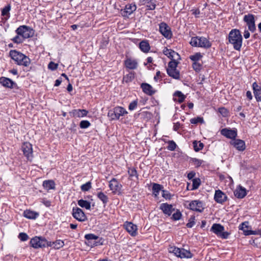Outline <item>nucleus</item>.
<instances>
[{
    "instance_id": "1",
    "label": "nucleus",
    "mask_w": 261,
    "mask_h": 261,
    "mask_svg": "<svg viewBox=\"0 0 261 261\" xmlns=\"http://www.w3.org/2000/svg\"><path fill=\"white\" fill-rule=\"evenodd\" d=\"M229 42L237 50H240L242 45V36L237 29L232 30L229 34Z\"/></svg>"
},
{
    "instance_id": "2",
    "label": "nucleus",
    "mask_w": 261,
    "mask_h": 261,
    "mask_svg": "<svg viewBox=\"0 0 261 261\" xmlns=\"http://www.w3.org/2000/svg\"><path fill=\"white\" fill-rule=\"evenodd\" d=\"M10 56L19 65L28 67L31 63V60L28 57L16 50H11L10 51Z\"/></svg>"
},
{
    "instance_id": "3",
    "label": "nucleus",
    "mask_w": 261,
    "mask_h": 261,
    "mask_svg": "<svg viewBox=\"0 0 261 261\" xmlns=\"http://www.w3.org/2000/svg\"><path fill=\"white\" fill-rule=\"evenodd\" d=\"M190 43L193 46L204 48H208L212 45L211 43L206 38L199 36L192 37Z\"/></svg>"
},
{
    "instance_id": "4",
    "label": "nucleus",
    "mask_w": 261,
    "mask_h": 261,
    "mask_svg": "<svg viewBox=\"0 0 261 261\" xmlns=\"http://www.w3.org/2000/svg\"><path fill=\"white\" fill-rule=\"evenodd\" d=\"M170 253H173L177 257L181 258H190L192 257V254L190 251L185 249H180L174 246H170L168 248Z\"/></svg>"
},
{
    "instance_id": "5",
    "label": "nucleus",
    "mask_w": 261,
    "mask_h": 261,
    "mask_svg": "<svg viewBox=\"0 0 261 261\" xmlns=\"http://www.w3.org/2000/svg\"><path fill=\"white\" fill-rule=\"evenodd\" d=\"M127 114V111L123 107L117 106L110 110L108 116L111 120L119 119L121 116Z\"/></svg>"
},
{
    "instance_id": "6",
    "label": "nucleus",
    "mask_w": 261,
    "mask_h": 261,
    "mask_svg": "<svg viewBox=\"0 0 261 261\" xmlns=\"http://www.w3.org/2000/svg\"><path fill=\"white\" fill-rule=\"evenodd\" d=\"M178 62L175 61H171L168 64V67L167 69L168 75L175 79H179L180 73L176 67Z\"/></svg>"
},
{
    "instance_id": "7",
    "label": "nucleus",
    "mask_w": 261,
    "mask_h": 261,
    "mask_svg": "<svg viewBox=\"0 0 261 261\" xmlns=\"http://www.w3.org/2000/svg\"><path fill=\"white\" fill-rule=\"evenodd\" d=\"M17 35L21 36L24 39L31 37L34 35L33 29L26 25H21L16 30Z\"/></svg>"
},
{
    "instance_id": "8",
    "label": "nucleus",
    "mask_w": 261,
    "mask_h": 261,
    "mask_svg": "<svg viewBox=\"0 0 261 261\" xmlns=\"http://www.w3.org/2000/svg\"><path fill=\"white\" fill-rule=\"evenodd\" d=\"M211 231L222 239H227L229 233L224 231V227L220 224H214L211 229Z\"/></svg>"
},
{
    "instance_id": "9",
    "label": "nucleus",
    "mask_w": 261,
    "mask_h": 261,
    "mask_svg": "<svg viewBox=\"0 0 261 261\" xmlns=\"http://www.w3.org/2000/svg\"><path fill=\"white\" fill-rule=\"evenodd\" d=\"M30 244L33 248L37 249L47 247L48 241L44 238L36 237L31 239Z\"/></svg>"
},
{
    "instance_id": "10",
    "label": "nucleus",
    "mask_w": 261,
    "mask_h": 261,
    "mask_svg": "<svg viewBox=\"0 0 261 261\" xmlns=\"http://www.w3.org/2000/svg\"><path fill=\"white\" fill-rule=\"evenodd\" d=\"M73 217L79 222H84L87 218L84 212L79 207H73L72 211Z\"/></svg>"
},
{
    "instance_id": "11",
    "label": "nucleus",
    "mask_w": 261,
    "mask_h": 261,
    "mask_svg": "<svg viewBox=\"0 0 261 261\" xmlns=\"http://www.w3.org/2000/svg\"><path fill=\"white\" fill-rule=\"evenodd\" d=\"M243 20L246 23L249 30L254 32L256 30L254 15L251 14L245 15L244 16Z\"/></svg>"
},
{
    "instance_id": "12",
    "label": "nucleus",
    "mask_w": 261,
    "mask_h": 261,
    "mask_svg": "<svg viewBox=\"0 0 261 261\" xmlns=\"http://www.w3.org/2000/svg\"><path fill=\"white\" fill-rule=\"evenodd\" d=\"M24 155L28 160L31 161L33 159L32 145L29 142H24L21 147Z\"/></svg>"
},
{
    "instance_id": "13",
    "label": "nucleus",
    "mask_w": 261,
    "mask_h": 261,
    "mask_svg": "<svg viewBox=\"0 0 261 261\" xmlns=\"http://www.w3.org/2000/svg\"><path fill=\"white\" fill-rule=\"evenodd\" d=\"M124 228L132 237L136 236L138 234L137 226L130 222H125L123 224Z\"/></svg>"
},
{
    "instance_id": "14",
    "label": "nucleus",
    "mask_w": 261,
    "mask_h": 261,
    "mask_svg": "<svg viewBox=\"0 0 261 261\" xmlns=\"http://www.w3.org/2000/svg\"><path fill=\"white\" fill-rule=\"evenodd\" d=\"M85 238L87 240L86 244L88 245L97 246L98 245H102V243H99L96 241L98 239V237L92 233L87 234L85 236Z\"/></svg>"
},
{
    "instance_id": "15",
    "label": "nucleus",
    "mask_w": 261,
    "mask_h": 261,
    "mask_svg": "<svg viewBox=\"0 0 261 261\" xmlns=\"http://www.w3.org/2000/svg\"><path fill=\"white\" fill-rule=\"evenodd\" d=\"M160 32L166 38L169 39L172 36V33L169 27L165 23L162 22L160 24Z\"/></svg>"
},
{
    "instance_id": "16",
    "label": "nucleus",
    "mask_w": 261,
    "mask_h": 261,
    "mask_svg": "<svg viewBox=\"0 0 261 261\" xmlns=\"http://www.w3.org/2000/svg\"><path fill=\"white\" fill-rule=\"evenodd\" d=\"M163 53L165 55L171 59V61H177L180 59V56L175 51L165 48L163 50Z\"/></svg>"
},
{
    "instance_id": "17",
    "label": "nucleus",
    "mask_w": 261,
    "mask_h": 261,
    "mask_svg": "<svg viewBox=\"0 0 261 261\" xmlns=\"http://www.w3.org/2000/svg\"><path fill=\"white\" fill-rule=\"evenodd\" d=\"M109 187L114 193L120 192L121 185L115 178H113L109 182Z\"/></svg>"
},
{
    "instance_id": "18",
    "label": "nucleus",
    "mask_w": 261,
    "mask_h": 261,
    "mask_svg": "<svg viewBox=\"0 0 261 261\" xmlns=\"http://www.w3.org/2000/svg\"><path fill=\"white\" fill-rule=\"evenodd\" d=\"M221 133L224 136L231 139H234L237 136V131L236 129L224 128L221 130Z\"/></svg>"
},
{
    "instance_id": "19",
    "label": "nucleus",
    "mask_w": 261,
    "mask_h": 261,
    "mask_svg": "<svg viewBox=\"0 0 261 261\" xmlns=\"http://www.w3.org/2000/svg\"><path fill=\"white\" fill-rule=\"evenodd\" d=\"M230 144L239 151H243L246 148L245 142L240 139H233L230 142Z\"/></svg>"
},
{
    "instance_id": "20",
    "label": "nucleus",
    "mask_w": 261,
    "mask_h": 261,
    "mask_svg": "<svg viewBox=\"0 0 261 261\" xmlns=\"http://www.w3.org/2000/svg\"><path fill=\"white\" fill-rule=\"evenodd\" d=\"M189 208L193 211L199 212H201L203 210L202 202L198 200L191 201L189 204Z\"/></svg>"
},
{
    "instance_id": "21",
    "label": "nucleus",
    "mask_w": 261,
    "mask_h": 261,
    "mask_svg": "<svg viewBox=\"0 0 261 261\" xmlns=\"http://www.w3.org/2000/svg\"><path fill=\"white\" fill-rule=\"evenodd\" d=\"M214 199L218 203H222L227 199V196L221 190H216L215 194Z\"/></svg>"
},
{
    "instance_id": "22",
    "label": "nucleus",
    "mask_w": 261,
    "mask_h": 261,
    "mask_svg": "<svg viewBox=\"0 0 261 261\" xmlns=\"http://www.w3.org/2000/svg\"><path fill=\"white\" fill-rule=\"evenodd\" d=\"M252 88L256 100L261 101V85L259 86L256 82H254L252 84Z\"/></svg>"
},
{
    "instance_id": "23",
    "label": "nucleus",
    "mask_w": 261,
    "mask_h": 261,
    "mask_svg": "<svg viewBox=\"0 0 261 261\" xmlns=\"http://www.w3.org/2000/svg\"><path fill=\"white\" fill-rule=\"evenodd\" d=\"M136 6L135 4H127L125 6V9L122 12V15L123 16H127L130 15L136 10Z\"/></svg>"
},
{
    "instance_id": "24",
    "label": "nucleus",
    "mask_w": 261,
    "mask_h": 261,
    "mask_svg": "<svg viewBox=\"0 0 261 261\" xmlns=\"http://www.w3.org/2000/svg\"><path fill=\"white\" fill-rule=\"evenodd\" d=\"M246 194L247 193L245 188L241 186H238L234 191V195L238 198H243Z\"/></svg>"
},
{
    "instance_id": "25",
    "label": "nucleus",
    "mask_w": 261,
    "mask_h": 261,
    "mask_svg": "<svg viewBox=\"0 0 261 261\" xmlns=\"http://www.w3.org/2000/svg\"><path fill=\"white\" fill-rule=\"evenodd\" d=\"M160 209L162 210L163 213L168 216H170L172 212L174 210L171 204L167 203H162L160 205Z\"/></svg>"
},
{
    "instance_id": "26",
    "label": "nucleus",
    "mask_w": 261,
    "mask_h": 261,
    "mask_svg": "<svg viewBox=\"0 0 261 261\" xmlns=\"http://www.w3.org/2000/svg\"><path fill=\"white\" fill-rule=\"evenodd\" d=\"M124 64L127 68L129 69H135L137 68L138 66V63L135 59H132L128 58L124 61Z\"/></svg>"
},
{
    "instance_id": "27",
    "label": "nucleus",
    "mask_w": 261,
    "mask_h": 261,
    "mask_svg": "<svg viewBox=\"0 0 261 261\" xmlns=\"http://www.w3.org/2000/svg\"><path fill=\"white\" fill-rule=\"evenodd\" d=\"M0 83L4 87L10 88H12L13 85L15 84L11 80L5 77L0 78Z\"/></svg>"
},
{
    "instance_id": "28",
    "label": "nucleus",
    "mask_w": 261,
    "mask_h": 261,
    "mask_svg": "<svg viewBox=\"0 0 261 261\" xmlns=\"http://www.w3.org/2000/svg\"><path fill=\"white\" fill-rule=\"evenodd\" d=\"M248 224V223L247 222H245L242 223L241 225L240 226V229L243 231L244 234L246 236H248L256 234L255 231L248 229L249 226Z\"/></svg>"
},
{
    "instance_id": "29",
    "label": "nucleus",
    "mask_w": 261,
    "mask_h": 261,
    "mask_svg": "<svg viewBox=\"0 0 261 261\" xmlns=\"http://www.w3.org/2000/svg\"><path fill=\"white\" fill-rule=\"evenodd\" d=\"M143 91L146 94L151 95L154 93L152 87L149 84L146 83H143L141 86Z\"/></svg>"
},
{
    "instance_id": "30",
    "label": "nucleus",
    "mask_w": 261,
    "mask_h": 261,
    "mask_svg": "<svg viewBox=\"0 0 261 261\" xmlns=\"http://www.w3.org/2000/svg\"><path fill=\"white\" fill-rule=\"evenodd\" d=\"M23 215L24 217L28 219H35L39 216V213L34 211L27 210L24 211Z\"/></svg>"
},
{
    "instance_id": "31",
    "label": "nucleus",
    "mask_w": 261,
    "mask_h": 261,
    "mask_svg": "<svg viewBox=\"0 0 261 261\" xmlns=\"http://www.w3.org/2000/svg\"><path fill=\"white\" fill-rule=\"evenodd\" d=\"M64 245V243L63 241L59 240L55 242H48L47 246H50L56 249H59L62 248Z\"/></svg>"
},
{
    "instance_id": "32",
    "label": "nucleus",
    "mask_w": 261,
    "mask_h": 261,
    "mask_svg": "<svg viewBox=\"0 0 261 261\" xmlns=\"http://www.w3.org/2000/svg\"><path fill=\"white\" fill-rule=\"evenodd\" d=\"M88 112L84 109L81 110H74L72 111V113L73 114V117H83L84 116H87Z\"/></svg>"
},
{
    "instance_id": "33",
    "label": "nucleus",
    "mask_w": 261,
    "mask_h": 261,
    "mask_svg": "<svg viewBox=\"0 0 261 261\" xmlns=\"http://www.w3.org/2000/svg\"><path fill=\"white\" fill-rule=\"evenodd\" d=\"M44 188L47 191L55 189V183L52 180H45L43 182Z\"/></svg>"
},
{
    "instance_id": "34",
    "label": "nucleus",
    "mask_w": 261,
    "mask_h": 261,
    "mask_svg": "<svg viewBox=\"0 0 261 261\" xmlns=\"http://www.w3.org/2000/svg\"><path fill=\"white\" fill-rule=\"evenodd\" d=\"M78 205L86 210H90L91 209V203L90 202L83 199H80L77 201Z\"/></svg>"
},
{
    "instance_id": "35",
    "label": "nucleus",
    "mask_w": 261,
    "mask_h": 261,
    "mask_svg": "<svg viewBox=\"0 0 261 261\" xmlns=\"http://www.w3.org/2000/svg\"><path fill=\"white\" fill-rule=\"evenodd\" d=\"M140 48L142 51L147 53L150 49L149 43L145 41H143L140 43Z\"/></svg>"
},
{
    "instance_id": "36",
    "label": "nucleus",
    "mask_w": 261,
    "mask_h": 261,
    "mask_svg": "<svg viewBox=\"0 0 261 261\" xmlns=\"http://www.w3.org/2000/svg\"><path fill=\"white\" fill-rule=\"evenodd\" d=\"M162 186L158 184H153L152 187L153 193L155 197H157L161 190Z\"/></svg>"
},
{
    "instance_id": "37",
    "label": "nucleus",
    "mask_w": 261,
    "mask_h": 261,
    "mask_svg": "<svg viewBox=\"0 0 261 261\" xmlns=\"http://www.w3.org/2000/svg\"><path fill=\"white\" fill-rule=\"evenodd\" d=\"M203 57L200 53H197L190 57V59L194 62H198Z\"/></svg>"
},
{
    "instance_id": "38",
    "label": "nucleus",
    "mask_w": 261,
    "mask_h": 261,
    "mask_svg": "<svg viewBox=\"0 0 261 261\" xmlns=\"http://www.w3.org/2000/svg\"><path fill=\"white\" fill-rule=\"evenodd\" d=\"M174 96L178 97L176 100L179 103L183 102L185 99V96L181 92L178 91L174 93Z\"/></svg>"
},
{
    "instance_id": "39",
    "label": "nucleus",
    "mask_w": 261,
    "mask_h": 261,
    "mask_svg": "<svg viewBox=\"0 0 261 261\" xmlns=\"http://www.w3.org/2000/svg\"><path fill=\"white\" fill-rule=\"evenodd\" d=\"M193 146L194 149L196 151H199L200 150L202 149V148L203 147V143L199 141H194L193 142Z\"/></svg>"
},
{
    "instance_id": "40",
    "label": "nucleus",
    "mask_w": 261,
    "mask_h": 261,
    "mask_svg": "<svg viewBox=\"0 0 261 261\" xmlns=\"http://www.w3.org/2000/svg\"><path fill=\"white\" fill-rule=\"evenodd\" d=\"M98 197L103 202V203H106L108 202V198L107 195H106L102 192H99L97 194Z\"/></svg>"
},
{
    "instance_id": "41",
    "label": "nucleus",
    "mask_w": 261,
    "mask_h": 261,
    "mask_svg": "<svg viewBox=\"0 0 261 261\" xmlns=\"http://www.w3.org/2000/svg\"><path fill=\"white\" fill-rule=\"evenodd\" d=\"M147 7L149 10H154L156 6L155 0H150L147 4Z\"/></svg>"
},
{
    "instance_id": "42",
    "label": "nucleus",
    "mask_w": 261,
    "mask_h": 261,
    "mask_svg": "<svg viewBox=\"0 0 261 261\" xmlns=\"http://www.w3.org/2000/svg\"><path fill=\"white\" fill-rule=\"evenodd\" d=\"M128 173L131 179H133V177H138L137 171L134 168H129L128 170Z\"/></svg>"
},
{
    "instance_id": "43",
    "label": "nucleus",
    "mask_w": 261,
    "mask_h": 261,
    "mask_svg": "<svg viewBox=\"0 0 261 261\" xmlns=\"http://www.w3.org/2000/svg\"><path fill=\"white\" fill-rule=\"evenodd\" d=\"M190 122L192 124H197L198 123H203L204 120L203 118L200 117H197L196 118L191 119L190 120Z\"/></svg>"
},
{
    "instance_id": "44",
    "label": "nucleus",
    "mask_w": 261,
    "mask_h": 261,
    "mask_svg": "<svg viewBox=\"0 0 261 261\" xmlns=\"http://www.w3.org/2000/svg\"><path fill=\"white\" fill-rule=\"evenodd\" d=\"M192 163L193 164V165L196 166V167H198L200 166L202 163H203V161L202 160L196 159V158H193L191 160Z\"/></svg>"
},
{
    "instance_id": "45",
    "label": "nucleus",
    "mask_w": 261,
    "mask_h": 261,
    "mask_svg": "<svg viewBox=\"0 0 261 261\" xmlns=\"http://www.w3.org/2000/svg\"><path fill=\"white\" fill-rule=\"evenodd\" d=\"M168 145L167 146V149L169 150H174L176 147V144L173 141H170L168 143Z\"/></svg>"
},
{
    "instance_id": "46",
    "label": "nucleus",
    "mask_w": 261,
    "mask_h": 261,
    "mask_svg": "<svg viewBox=\"0 0 261 261\" xmlns=\"http://www.w3.org/2000/svg\"><path fill=\"white\" fill-rule=\"evenodd\" d=\"M90 123L87 120H82L81 121L80 126L82 128H88L90 125Z\"/></svg>"
},
{
    "instance_id": "47",
    "label": "nucleus",
    "mask_w": 261,
    "mask_h": 261,
    "mask_svg": "<svg viewBox=\"0 0 261 261\" xmlns=\"http://www.w3.org/2000/svg\"><path fill=\"white\" fill-rule=\"evenodd\" d=\"M91 188V182H87L86 184L82 185L81 190L83 191H87Z\"/></svg>"
},
{
    "instance_id": "48",
    "label": "nucleus",
    "mask_w": 261,
    "mask_h": 261,
    "mask_svg": "<svg viewBox=\"0 0 261 261\" xmlns=\"http://www.w3.org/2000/svg\"><path fill=\"white\" fill-rule=\"evenodd\" d=\"M138 105V101L137 100H134L132 102H130L128 106V109L130 111H133L135 110Z\"/></svg>"
},
{
    "instance_id": "49",
    "label": "nucleus",
    "mask_w": 261,
    "mask_h": 261,
    "mask_svg": "<svg viewBox=\"0 0 261 261\" xmlns=\"http://www.w3.org/2000/svg\"><path fill=\"white\" fill-rule=\"evenodd\" d=\"M24 40V39L20 35H17L13 39V42L17 43H22Z\"/></svg>"
},
{
    "instance_id": "50",
    "label": "nucleus",
    "mask_w": 261,
    "mask_h": 261,
    "mask_svg": "<svg viewBox=\"0 0 261 261\" xmlns=\"http://www.w3.org/2000/svg\"><path fill=\"white\" fill-rule=\"evenodd\" d=\"M193 67L196 71H199L201 69V64L198 62H193Z\"/></svg>"
},
{
    "instance_id": "51",
    "label": "nucleus",
    "mask_w": 261,
    "mask_h": 261,
    "mask_svg": "<svg viewBox=\"0 0 261 261\" xmlns=\"http://www.w3.org/2000/svg\"><path fill=\"white\" fill-rule=\"evenodd\" d=\"M10 10V6L9 5L4 7L2 11V15L3 16L7 15Z\"/></svg>"
},
{
    "instance_id": "52",
    "label": "nucleus",
    "mask_w": 261,
    "mask_h": 261,
    "mask_svg": "<svg viewBox=\"0 0 261 261\" xmlns=\"http://www.w3.org/2000/svg\"><path fill=\"white\" fill-rule=\"evenodd\" d=\"M219 112L224 117L227 116L228 113L227 110L223 107L219 109Z\"/></svg>"
},
{
    "instance_id": "53",
    "label": "nucleus",
    "mask_w": 261,
    "mask_h": 261,
    "mask_svg": "<svg viewBox=\"0 0 261 261\" xmlns=\"http://www.w3.org/2000/svg\"><path fill=\"white\" fill-rule=\"evenodd\" d=\"M181 216V214L180 212L179 211H177L173 214L172 218L174 220H178L180 219Z\"/></svg>"
},
{
    "instance_id": "54",
    "label": "nucleus",
    "mask_w": 261,
    "mask_h": 261,
    "mask_svg": "<svg viewBox=\"0 0 261 261\" xmlns=\"http://www.w3.org/2000/svg\"><path fill=\"white\" fill-rule=\"evenodd\" d=\"M18 238L22 241H27L29 238L28 236L25 233H23V232L20 233L19 234Z\"/></svg>"
},
{
    "instance_id": "55",
    "label": "nucleus",
    "mask_w": 261,
    "mask_h": 261,
    "mask_svg": "<svg viewBox=\"0 0 261 261\" xmlns=\"http://www.w3.org/2000/svg\"><path fill=\"white\" fill-rule=\"evenodd\" d=\"M134 78V74L133 73H130L129 74L125 76L124 77L123 79L126 82H128L132 81Z\"/></svg>"
},
{
    "instance_id": "56",
    "label": "nucleus",
    "mask_w": 261,
    "mask_h": 261,
    "mask_svg": "<svg viewBox=\"0 0 261 261\" xmlns=\"http://www.w3.org/2000/svg\"><path fill=\"white\" fill-rule=\"evenodd\" d=\"M162 196L166 199H170L171 198V195L170 193L168 191L165 190H163L162 191Z\"/></svg>"
},
{
    "instance_id": "57",
    "label": "nucleus",
    "mask_w": 261,
    "mask_h": 261,
    "mask_svg": "<svg viewBox=\"0 0 261 261\" xmlns=\"http://www.w3.org/2000/svg\"><path fill=\"white\" fill-rule=\"evenodd\" d=\"M200 185L199 179H194L193 180V189H196Z\"/></svg>"
},
{
    "instance_id": "58",
    "label": "nucleus",
    "mask_w": 261,
    "mask_h": 261,
    "mask_svg": "<svg viewBox=\"0 0 261 261\" xmlns=\"http://www.w3.org/2000/svg\"><path fill=\"white\" fill-rule=\"evenodd\" d=\"M57 67L58 64H56L53 62H50L48 65V68L51 70L56 69Z\"/></svg>"
},
{
    "instance_id": "59",
    "label": "nucleus",
    "mask_w": 261,
    "mask_h": 261,
    "mask_svg": "<svg viewBox=\"0 0 261 261\" xmlns=\"http://www.w3.org/2000/svg\"><path fill=\"white\" fill-rule=\"evenodd\" d=\"M195 224L194 218H191L189 222L187 224V226L189 228L192 227Z\"/></svg>"
},
{
    "instance_id": "60",
    "label": "nucleus",
    "mask_w": 261,
    "mask_h": 261,
    "mask_svg": "<svg viewBox=\"0 0 261 261\" xmlns=\"http://www.w3.org/2000/svg\"><path fill=\"white\" fill-rule=\"evenodd\" d=\"M43 203L47 207H49L51 205V202L47 200H43Z\"/></svg>"
},
{
    "instance_id": "61",
    "label": "nucleus",
    "mask_w": 261,
    "mask_h": 261,
    "mask_svg": "<svg viewBox=\"0 0 261 261\" xmlns=\"http://www.w3.org/2000/svg\"><path fill=\"white\" fill-rule=\"evenodd\" d=\"M244 37L245 39H248L250 37V33L247 30H245L244 33Z\"/></svg>"
},
{
    "instance_id": "62",
    "label": "nucleus",
    "mask_w": 261,
    "mask_h": 261,
    "mask_svg": "<svg viewBox=\"0 0 261 261\" xmlns=\"http://www.w3.org/2000/svg\"><path fill=\"white\" fill-rule=\"evenodd\" d=\"M246 96L247 98H248L250 100L252 99V96L251 92L250 91H248L246 92Z\"/></svg>"
},
{
    "instance_id": "63",
    "label": "nucleus",
    "mask_w": 261,
    "mask_h": 261,
    "mask_svg": "<svg viewBox=\"0 0 261 261\" xmlns=\"http://www.w3.org/2000/svg\"><path fill=\"white\" fill-rule=\"evenodd\" d=\"M195 176V173L194 172H190L188 174V178L190 179H192L194 177V176Z\"/></svg>"
},
{
    "instance_id": "64",
    "label": "nucleus",
    "mask_w": 261,
    "mask_h": 261,
    "mask_svg": "<svg viewBox=\"0 0 261 261\" xmlns=\"http://www.w3.org/2000/svg\"><path fill=\"white\" fill-rule=\"evenodd\" d=\"M62 82L61 80L58 79L55 81V86H59Z\"/></svg>"
}]
</instances>
